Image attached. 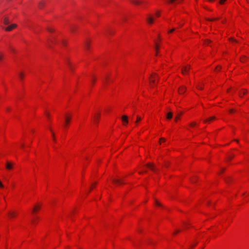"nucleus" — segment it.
<instances>
[{"mask_svg":"<svg viewBox=\"0 0 249 249\" xmlns=\"http://www.w3.org/2000/svg\"><path fill=\"white\" fill-rule=\"evenodd\" d=\"M142 118L141 117L139 116H137V120L135 122V123L136 124H138L141 120Z\"/></svg>","mask_w":249,"mask_h":249,"instance_id":"nucleus-33","label":"nucleus"},{"mask_svg":"<svg viewBox=\"0 0 249 249\" xmlns=\"http://www.w3.org/2000/svg\"><path fill=\"white\" fill-rule=\"evenodd\" d=\"M17 216V213L13 211H10L8 213V216L9 218H14Z\"/></svg>","mask_w":249,"mask_h":249,"instance_id":"nucleus-12","label":"nucleus"},{"mask_svg":"<svg viewBox=\"0 0 249 249\" xmlns=\"http://www.w3.org/2000/svg\"><path fill=\"white\" fill-rule=\"evenodd\" d=\"M60 43L63 46H66L67 45V41L65 40L61 39L60 41Z\"/></svg>","mask_w":249,"mask_h":249,"instance_id":"nucleus-30","label":"nucleus"},{"mask_svg":"<svg viewBox=\"0 0 249 249\" xmlns=\"http://www.w3.org/2000/svg\"><path fill=\"white\" fill-rule=\"evenodd\" d=\"M247 1L249 3V0H247Z\"/></svg>","mask_w":249,"mask_h":249,"instance_id":"nucleus-58","label":"nucleus"},{"mask_svg":"<svg viewBox=\"0 0 249 249\" xmlns=\"http://www.w3.org/2000/svg\"><path fill=\"white\" fill-rule=\"evenodd\" d=\"M244 61V59H243V58H242L241 60V61Z\"/></svg>","mask_w":249,"mask_h":249,"instance_id":"nucleus-57","label":"nucleus"},{"mask_svg":"<svg viewBox=\"0 0 249 249\" xmlns=\"http://www.w3.org/2000/svg\"><path fill=\"white\" fill-rule=\"evenodd\" d=\"M113 182L114 184L117 185H121L123 184L122 180L118 178L114 179Z\"/></svg>","mask_w":249,"mask_h":249,"instance_id":"nucleus-17","label":"nucleus"},{"mask_svg":"<svg viewBox=\"0 0 249 249\" xmlns=\"http://www.w3.org/2000/svg\"><path fill=\"white\" fill-rule=\"evenodd\" d=\"M165 142V139L163 138H161L160 139V142L161 144Z\"/></svg>","mask_w":249,"mask_h":249,"instance_id":"nucleus-42","label":"nucleus"},{"mask_svg":"<svg viewBox=\"0 0 249 249\" xmlns=\"http://www.w3.org/2000/svg\"><path fill=\"white\" fill-rule=\"evenodd\" d=\"M122 121L124 125H126L128 123V118L126 116L124 115L122 117Z\"/></svg>","mask_w":249,"mask_h":249,"instance_id":"nucleus-14","label":"nucleus"},{"mask_svg":"<svg viewBox=\"0 0 249 249\" xmlns=\"http://www.w3.org/2000/svg\"><path fill=\"white\" fill-rule=\"evenodd\" d=\"M49 129H50V131L51 132L52 135V137H53V141L54 142H55V138H54V133L53 132V130H52V129L51 128H50Z\"/></svg>","mask_w":249,"mask_h":249,"instance_id":"nucleus-32","label":"nucleus"},{"mask_svg":"<svg viewBox=\"0 0 249 249\" xmlns=\"http://www.w3.org/2000/svg\"><path fill=\"white\" fill-rule=\"evenodd\" d=\"M173 114L171 112H168L167 114L166 118L167 119L170 120L172 118Z\"/></svg>","mask_w":249,"mask_h":249,"instance_id":"nucleus-29","label":"nucleus"},{"mask_svg":"<svg viewBox=\"0 0 249 249\" xmlns=\"http://www.w3.org/2000/svg\"><path fill=\"white\" fill-rule=\"evenodd\" d=\"M45 115H46V116L48 119H49V118H50V114H49V112H45Z\"/></svg>","mask_w":249,"mask_h":249,"instance_id":"nucleus-43","label":"nucleus"},{"mask_svg":"<svg viewBox=\"0 0 249 249\" xmlns=\"http://www.w3.org/2000/svg\"><path fill=\"white\" fill-rule=\"evenodd\" d=\"M14 163L10 162L9 161H7L5 165L6 169L9 171H10L13 169Z\"/></svg>","mask_w":249,"mask_h":249,"instance_id":"nucleus-9","label":"nucleus"},{"mask_svg":"<svg viewBox=\"0 0 249 249\" xmlns=\"http://www.w3.org/2000/svg\"><path fill=\"white\" fill-rule=\"evenodd\" d=\"M186 90V87L184 86H180L178 89V92L179 94H183Z\"/></svg>","mask_w":249,"mask_h":249,"instance_id":"nucleus-10","label":"nucleus"},{"mask_svg":"<svg viewBox=\"0 0 249 249\" xmlns=\"http://www.w3.org/2000/svg\"><path fill=\"white\" fill-rule=\"evenodd\" d=\"M161 39L160 38V36H159V35H158V41H160Z\"/></svg>","mask_w":249,"mask_h":249,"instance_id":"nucleus-51","label":"nucleus"},{"mask_svg":"<svg viewBox=\"0 0 249 249\" xmlns=\"http://www.w3.org/2000/svg\"><path fill=\"white\" fill-rule=\"evenodd\" d=\"M196 123H195V122H193L191 124V126L192 127H195L196 126Z\"/></svg>","mask_w":249,"mask_h":249,"instance_id":"nucleus-41","label":"nucleus"},{"mask_svg":"<svg viewBox=\"0 0 249 249\" xmlns=\"http://www.w3.org/2000/svg\"><path fill=\"white\" fill-rule=\"evenodd\" d=\"M221 69V67L220 66H218L215 68V71H219Z\"/></svg>","mask_w":249,"mask_h":249,"instance_id":"nucleus-40","label":"nucleus"},{"mask_svg":"<svg viewBox=\"0 0 249 249\" xmlns=\"http://www.w3.org/2000/svg\"><path fill=\"white\" fill-rule=\"evenodd\" d=\"M161 15V12L160 11H157L155 14V16L157 18H158L160 17Z\"/></svg>","mask_w":249,"mask_h":249,"instance_id":"nucleus-25","label":"nucleus"},{"mask_svg":"<svg viewBox=\"0 0 249 249\" xmlns=\"http://www.w3.org/2000/svg\"><path fill=\"white\" fill-rule=\"evenodd\" d=\"M227 1V0H220L219 3L221 5H223L225 4V2Z\"/></svg>","mask_w":249,"mask_h":249,"instance_id":"nucleus-35","label":"nucleus"},{"mask_svg":"<svg viewBox=\"0 0 249 249\" xmlns=\"http://www.w3.org/2000/svg\"><path fill=\"white\" fill-rule=\"evenodd\" d=\"M11 51H13V52H14V49L13 48H11Z\"/></svg>","mask_w":249,"mask_h":249,"instance_id":"nucleus-53","label":"nucleus"},{"mask_svg":"<svg viewBox=\"0 0 249 249\" xmlns=\"http://www.w3.org/2000/svg\"><path fill=\"white\" fill-rule=\"evenodd\" d=\"M190 70V66L186 65L183 66L181 69V72L183 75H187L188 74Z\"/></svg>","mask_w":249,"mask_h":249,"instance_id":"nucleus-7","label":"nucleus"},{"mask_svg":"<svg viewBox=\"0 0 249 249\" xmlns=\"http://www.w3.org/2000/svg\"><path fill=\"white\" fill-rule=\"evenodd\" d=\"M18 146H19L20 148H24V144H22V143H20V144H19Z\"/></svg>","mask_w":249,"mask_h":249,"instance_id":"nucleus-44","label":"nucleus"},{"mask_svg":"<svg viewBox=\"0 0 249 249\" xmlns=\"http://www.w3.org/2000/svg\"><path fill=\"white\" fill-rule=\"evenodd\" d=\"M215 120V117L214 116L210 117L204 121V123H211Z\"/></svg>","mask_w":249,"mask_h":249,"instance_id":"nucleus-13","label":"nucleus"},{"mask_svg":"<svg viewBox=\"0 0 249 249\" xmlns=\"http://www.w3.org/2000/svg\"><path fill=\"white\" fill-rule=\"evenodd\" d=\"M58 41L54 35H51L48 39V44L50 47H51L52 45L58 43Z\"/></svg>","mask_w":249,"mask_h":249,"instance_id":"nucleus-3","label":"nucleus"},{"mask_svg":"<svg viewBox=\"0 0 249 249\" xmlns=\"http://www.w3.org/2000/svg\"><path fill=\"white\" fill-rule=\"evenodd\" d=\"M224 171H225L224 168H221L218 172L219 175H221L224 172Z\"/></svg>","mask_w":249,"mask_h":249,"instance_id":"nucleus-36","label":"nucleus"},{"mask_svg":"<svg viewBox=\"0 0 249 249\" xmlns=\"http://www.w3.org/2000/svg\"><path fill=\"white\" fill-rule=\"evenodd\" d=\"M145 169L146 168H148V169H150L151 170H152L153 172H156V167H155V166L151 163H147L146 165H145V167H144Z\"/></svg>","mask_w":249,"mask_h":249,"instance_id":"nucleus-8","label":"nucleus"},{"mask_svg":"<svg viewBox=\"0 0 249 249\" xmlns=\"http://www.w3.org/2000/svg\"><path fill=\"white\" fill-rule=\"evenodd\" d=\"M40 209V206L39 204H36L35 206L32 211V222L33 224H36L38 219V217L36 215V213L38 212Z\"/></svg>","mask_w":249,"mask_h":249,"instance_id":"nucleus-1","label":"nucleus"},{"mask_svg":"<svg viewBox=\"0 0 249 249\" xmlns=\"http://www.w3.org/2000/svg\"><path fill=\"white\" fill-rule=\"evenodd\" d=\"M233 112H234V110H233V109H231V110H230V113H233Z\"/></svg>","mask_w":249,"mask_h":249,"instance_id":"nucleus-50","label":"nucleus"},{"mask_svg":"<svg viewBox=\"0 0 249 249\" xmlns=\"http://www.w3.org/2000/svg\"><path fill=\"white\" fill-rule=\"evenodd\" d=\"M96 81V77L95 75H93L91 76L90 78V84L92 86H93Z\"/></svg>","mask_w":249,"mask_h":249,"instance_id":"nucleus-20","label":"nucleus"},{"mask_svg":"<svg viewBox=\"0 0 249 249\" xmlns=\"http://www.w3.org/2000/svg\"><path fill=\"white\" fill-rule=\"evenodd\" d=\"M211 43V41L209 39H206L204 41V44L206 45H209Z\"/></svg>","mask_w":249,"mask_h":249,"instance_id":"nucleus-31","label":"nucleus"},{"mask_svg":"<svg viewBox=\"0 0 249 249\" xmlns=\"http://www.w3.org/2000/svg\"><path fill=\"white\" fill-rule=\"evenodd\" d=\"M249 194H247V193L243 194V199H244V201L245 202H248V200H249V199H247L246 198V197Z\"/></svg>","mask_w":249,"mask_h":249,"instance_id":"nucleus-27","label":"nucleus"},{"mask_svg":"<svg viewBox=\"0 0 249 249\" xmlns=\"http://www.w3.org/2000/svg\"><path fill=\"white\" fill-rule=\"evenodd\" d=\"M176 30V28H173L171 30H169L168 32H167V34H172Z\"/></svg>","mask_w":249,"mask_h":249,"instance_id":"nucleus-34","label":"nucleus"},{"mask_svg":"<svg viewBox=\"0 0 249 249\" xmlns=\"http://www.w3.org/2000/svg\"><path fill=\"white\" fill-rule=\"evenodd\" d=\"M247 93V90L246 89H242L240 90L239 95L241 98H242Z\"/></svg>","mask_w":249,"mask_h":249,"instance_id":"nucleus-15","label":"nucleus"},{"mask_svg":"<svg viewBox=\"0 0 249 249\" xmlns=\"http://www.w3.org/2000/svg\"><path fill=\"white\" fill-rule=\"evenodd\" d=\"M1 154H0V158H1Z\"/></svg>","mask_w":249,"mask_h":249,"instance_id":"nucleus-59","label":"nucleus"},{"mask_svg":"<svg viewBox=\"0 0 249 249\" xmlns=\"http://www.w3.org/2000/svg\"><path fill=\"white\" fill-rule=\"evenodd\" d=\"M3 57V54L0 52V61H1Z\"/></svg>","mask_w":249,"mask_h":249,"instance_id":"nucleus-46","label":"nucleus"},{"mask_svg":"<svg viewBox=\"0 0 249 249\" xmlns=\"http://www.w3.org/2000/svg\"><path fill=\"white\" fill-rule=\"evenodd\" d=\"M3 23L5 24V25H8V24L10 23V20H9V19L8 17H5L4 19H3Z\"/></svg>","mask_w":249,"mask_h":249,"instance_id":"nucleus-22","label":"nucleus"},{"mask_svg":"<svg viewBox=\"0 0 249 249\" xmlns=\"http://www.w3.org/2000/svg\"><path fill=\"white\" fill-rule=\"evenodd\" d=\"M19 77L21 80H22L24 77V74L22 72L20 73Z\"/></svg>","mask_w":249,"mask_h":249,"instance_id":"nucleus-37","label":"nucleus"},{"mask_svg":"<svg viewBox=\"0 0 249 249\" xmlns=\"http://www.w3.org/2000/svg\"><path fill=\"white\" fill-rule=\"evenodd\" d=\"M216 20V18H211V19H210V21H215V20Z\"/></svg>","mask_w":249,"mask_h":249,"instance_id":"nucleus-47","label":"nucleus"},{"mask_svg":"<svg viewBox=\"0 0 249 249\" xmlns=\"http://www.w3.org/2000/svg\"><path fill=\"white\" fill-rule=\"evenodd\" d=\"M158 80V76L156 73H153L151 75L150 77H149V82L151 85L154 86L155 85Z\"/></svg>","mask_w":249,"mask_h":249,"instance_id":"nucleus-4","label":"nucleus"},{"mask_svg":"<svg viewBox=\"0 0 249 249\" xmlns=\"http://www.w3.org/2000/svg\"><path fill=\"white\" fill-rule=\"evenodd\" d=\"M196 88L199 90H202L203 89L204 85L202 83H199L196 85Z\"/></svg>","mask_w":249,"mask_h":249,"instance_id":"nucleus-21","label":"nucleus"},{"mask_svg":"<svg viewBox=\"0 0 249 249\" xmlns=\"http://www.w3.org/2000/svg\"><path fill=\"white\" fill-rule=\"evenodd\" d=\"M16 27H17V24H12L8 26V27H7L5 30L6 31L10 32V31L13 30L14 29H15Z\"/></svg>","mask_w":249,"mask_h":249,"instance_id":"nucleus-11","label":"nucleus"},{"mask_svg":"<svg viewBox=\"0 0 249 249\" xmlns=\"http://www.w3.org/2000/svg\"><path fill=\"white\" fill-rule=\"evenodd\" d=\"M146 172V170H144L143 171L140 172L139 173L140 174H143L144 172Z\"/></svg>","mask_w":249,"mask_h":249,"instance_id":"nucleus-48","label":"nucleus"},{"mask_svg":"<svg viewBox=\"0 0 249 249\" xmlns=\"http://www.w3.org/2000/svg\"><path fill=\"white\" fill-rule=\"evenodd\" d=\"M68 65L69 66L70 69L71 70V71H73V66L71 63V62L69 60L68 61Z\"/></svg>","mask_w":249,"mask_h":249,"instance_id":"nucleus-28","label":"nucleus"},{"mask_svg":"<svg viewBox=\"0 0 249 249\" xmlns=\"http://www.w3.org/2000/svg\"><path fill=\"white\" fill-rule=\"evenodd\" d=\"M45 6V2L44 1H41L38 4V7L40 9L43 8Z\"/></svg>","mask_w":249,"mask_h":249,"instance_id":"nucleus-23","label":"nucleus"},{"mask_svg":"<svg viewBox=\"0 0 249 249\" xmlns=\"http://www.w3.org/2000/svg\"><path fill=\"white\" fill-rule=\"evenodd\" d=\"M155 18L151 15H148L146 18V22L148 25H152L154 22Z\"/></svg>","mask_w":249,"mask_h":249,"instance_id":"nucleus-5","label":"nucleus"},{"mask_svg":"<svg viewBox=\"0 0 249 249\" xmlns=\"http://www.w3.org/2000/svg\"><path fill=\"white\" fill-rule=\"evenodd\" d=\"M232 158V157H230V160H231Z\"/></svg>","mask_w":249,"mask_h":249,"instance_id":"nucleus-56","label":"nucleus"},{"mask_svg":"<svg viewBox=\"0 0 249 249\" xmlns=\"http://www.w3.org/2000/svg\"><path fill=\"white\" fill-rule=\"evenodd\" d=\"M90 43H91V40L90 39H88L86 40V41L85 42V47L87 50L89 49Z\"/></svg>","mask_w":249,"mask_h":249,"instance_id":"nucleus-16","label":"nucleus"},{"mask_svg":"<svg viewBox=\"0 0 249 249\" xmlns=\"http://www.w3.org/2000/svg\"><path fill=\"white\" fill-rule=\"evenodd\" d=\"M155 49L156 51V55H158V51L159 49V45L158 44V41H156L155 42Z\"/></svg>","mask_w":249,"mask_h":249,"instance_id":"nucleus-24","label":"nucleus"},{"mask_svg":"<svg viewBox=\"0 0 249 249\" xmlns=\"http://www.w3.org/2000/svg\"><path fill=\"white\" fill-rule=\"evenodd\" d=\"M183 0H168L166 2L169 4H174L178 2H180Z\"/></svg>","mask_w":249,"mask_h":249,"instance_id":"nucleus-18","label":"nucleus"},{"mask_svg":"<svg viewBox=\"0 0 249 249\" xmlns=\"http://www.w3.org/2000/svg\"><path fill=\"white\" fill-rule=\"evenodd\" d=\"M197 180V178L196 177H195L194 178H193L192 179H191V181L193 183H196V182Z\"/></svg>","mask_w":249,"mask_h":249,"instance_id":"nucleus-38","label":"nucleus"},{"mask_svg":"<svg viewBox=\"0 0 249 249\" xmlns=\"http://www.w3.org/2000/svg\"><path fill=\"white\" fill-rule=\"evenodd\" d=\"M131 2L135 5H142L143 1L137 0H132Z\"/></svg>","mask_w":249,"mask_h":249,"instance_id":"nucleus-19","label":"nucleus"},{"mask_svg":"<svg viewBox=\"0 0 249 249\" xmlns=\"http://www.w3.org/2000/svg\"><path fill=\"white\" fill-rule=\"evenodd\" d=\"M179 231H176V232L175 233V234H177V233H178V232Z\"/></svg>","mask_w":249,"mask_h":249,"instance_id":"nucleus-54","label":"nucleus"},{"mask_svg":"<svg viewBox=\"0 0 249 249\" xmlns=\"http://www.w3.org/2000/svg\"><path fill=\"white\" fill-rule=\"evenodd\" d=\"M155 205L157 206H158V207H160L161 206V204L158 201H155Z\"/></svg>","mask_w":249,"mask_h":249,"instance_id":"nucleus-39","label":"nucleus"},{"mask_svg":"<svg viewBox=\"0 0 249 249\" xmlns=\"http://www.w3.org/2000/svg\"><path fill=\"white\" fill-rule=\"evenodd\" d=\"M71 115L69 114H66L65 117V123L63 124V127L65 128L67 127L69 125V124L71 121Z\"/></svg>","mask_w":249,"mask_h":249,"instance_id":"nucleus-6","label":"nucleus"},{"mask_svg":"<svg viewBox=\"0 0 249 249\" xmlns=\"http://www.w3.org/2000/svg\"><path fill=\"white\" fill-rule=\"evenodd\" d=\"M183 26V23L179 24V26L180 27H182Z\"/></svg>","mask_w":249,"mask_h":249,"instance_id":"nucleus-52","label":"nucleus"},{"mask_svg":"<svg viewBox=\"0 0 249 249\" xmlns=\"http://www.w3.org/2000/svg\"><path fill=\"white\" fill-rule=\"evenodd\" d=\"M10 111V108H7V111Z\"/></svg>","mask_w":249,"mask_h":249,"instance_id":"nucleus-55","label":"nucleus"},{"mask_svg":"<svg viewBox=\"0 0 249 249\" xmlns=\"http://www.w3.org/2000/svg\"><path fill=\"white\" fill-rule=\"evenodd\" d=\"M100 118V112L99 111L95 112L92 119V122L94 124L97 125L99 122Z\"/></svg>","mask_w":249,"mask_h":249,"instance_id":"nucleus-2","label":"nucleus"},{"mask_svg":"<svg viewBox=\"0 0 249 249\" xmlns=\"http://www.w3.org/2000/svg\"><path fill=\"white\" fill-rule=\"evenodd\" d=\"M96 183H95L93 184L92 185V186H91V189H93L94 188H95V186H96Z\"/></svg>","mask_w":249,"mask_h":249,"instance_id":"nucleus-45","label":"nucleus"},{"mask_svg":"<svg viewBox=\"0 0 249 249\" xmlns=\"http://www.w3.org/2000/svg\"><path fill=\"white\" fill-rule=\"evenodd\" d=\"M48 31L51 33L52 34H53L54 33V29L53 27H48Z\"/></svg>","mask_w":249,"mask_h":249,"instance_id":"nucleus-26","label":"nucleus"},{"mask_svg":"<svg viewBox=\"0 0 249 249\" xmlns=\"http://www.w3.org/2000/svg\"><path fill=\"white\" fill-rule=\"evenodd\" d=\"M210 2H213L215 0H208Z\"/></svg>","mask_w":249,"mask_h":249,"instance_id":"nucleus-49","label":"nucleus"}]
</instances>
